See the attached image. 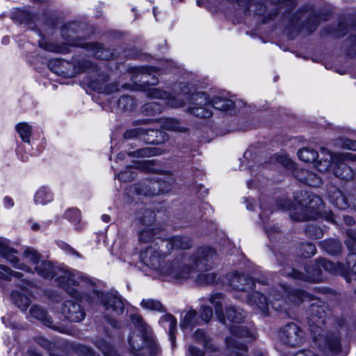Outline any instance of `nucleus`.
Masks as SVG:
<instances>
[{
    "label": "nucleus",
    "instance_id": "obj_1",
    "mask_svg": "<svg viewBox=\"0 0 356 356\" xmlns=\"http://www.w3.org/2000/svg\"><path fill=\"white\" fill-rule=\"evenodd\" d=\"M217 257L216 251L210 247H200L193 254L181 253L163 265L161 276L168 280H186L197 270L209 268Z\"/></svg>",
    "mask_w": 356,
    "mask_h": 356
},
{
    "label": "nucleus",
    "instance_id": "obj_2",
    "mask_svg": "<svg viewBox=\"0 0 356 356\" xmlns=\"http://www.w3.org/2000/svg\"><path fill=\"white\" fill-rule=\"evenodd\" d=\"M71 280L73 284L79 285V296L75 297L78 298L81 294H87L90 296L96 297L102 303L105 310L108 311L111 315H120L124 312V304L122 299L115 294L104 293L96 289L95 283L89 278L79 274H70L67 273L65 275L61 277L60 281L63 283L65 280Z\"/></svg>",
    "mask_w": 356,
    "mask_h": 356
},
{
    "label": "nucleus",
    "instance_id": "obj_3",
    "mask_svg": "<svg viewBox=\"0 0 356 356\" xmlns=\"http://www.w3.org/2000/svg\"><path fill=\"white\" fill-rule=\"evenodd\" d=\"M347 235L346 244L350 254L346 257V266L339 262L335 264L325 258H320L317 261L321 269L323 268L332 274H339L344 277L347 282L350 283L353 280H356V264L354 263L351 267V264L355 261L356 257V231L348 230Z\"/></svg>",
    "mask_w": 356,
    "mask_h": 356
},
{
    "label": "nucleus",
    "instance_id": "obj_4",
    "mask_svg": "<svg viewBox=\"0 0 356 356\" xmlns=\"http://www.w3.org/2000/svg\"><path fill=\"white\" fill-rule=\"evenodd\" d=\"M131 322L140 332V334L132 333L129 337V343L131 351L137 356L143 355V351L146 348L149 356H156L159 352V347L155 339L148 334V325L139 314L130 316Z\"/></svg>",
    "mask_w": 356,
    "mask_h": 356
},
{
    "label": "nucleus",
    "instance_id": "obj_5",
    "mask_svg": "<svg viewBox=\"0 0 356 356\" xmlns=\"http://www.w3.org/2000/svg\"><path fill=\"white\" fill-rule=\"evenodd\" d=\"M294 199L298 206L290 212V218L296 221L314 218L323 205V200L319 196L306 191H297Z\"/></svg>",
    "mask_w": 356,
    "mask_h": 356
},
{
    "label": "nucleus",
    "instance_id": "obj_6",
    "mask_svg": "<svg viewBox=\"0 0 356 356\" xmlns=\"http://www.w3.org/2000/svg\"><path fill=\"white\" fill-rule=\"evenodd\" d=\"M80 26L76 22H71L61 29L62 38L71 46L81 47L91 52L96 58L102 60H109L113 57V54L108 49L95 42H85L77 38Z\"/></svg>",
    "mask_w": 356,
    "mask_h": 356
},
{
    "label": "nucleus",
    "instance_id": "obj_7",
    "mask_svg": "<svg viewBox=\"0 0 356 356\" xmlns=\"http://www.w3.org/2000/svg\"><path fill=\"white\" fill-rule=\"evenodd\" d=\"M35 270L41 277L46 279H52L55 276H58L57 280L60 286L63 288L66 292L72 297H77L79 294L78 287L79 285L76 283V285L73 284L72 281L65 280L63 283L60 281L61 277L65 275L67 273L70 274H74L82 275L81 273L76 270H64L59 268H56L53 266L51 262L49 261L42 260L38 265L35 267Z\"/></svg>",
    "mask_w": 356,
    "mask_h": 356
},
{
    "label": "nucleus",
    "instance_id": "obj_8",
    "mask_svg": "<svg viewBox=\"0 0 356 356\" xmlns=\"http://www.w3.org/2000/svg\"><path fill=\"white\" fill-rule=\"evenodd\" d=\"M231 337H227L225 339L228 356H248V347L245 343L241 342L237 339H244L251 341L255 339L253 331L245 325H233L229 327Z\"/></svg>",
    "mask_w": 356,
    "mask_h": 356
},
{
    "label": "nucleus",
    "instance_id": "obj_9",
    "mask_svg": "<svg viewBox=\"0 0 356 356\" xmlns=\"http://www.w3.org/2000/svg\"><path fill=\"white\" fill-rule=\"evenodd\" d=\"M315 345L325 353L338 355L342 353L341 339L339 330L325 332L322 329L312 327Z\"/></svg>",
    "mask_w": 356,
    "mask_h": 356
},
{
    "label": "nucleus",
    "instance_id": "obj_10",
    "mask_svg": "<svg viewBox=\"0 0 356 356\" xmlns=\"http://www.w3.org/2000/svg\"><path fill=\"white\" fill-rule=\"evenodd\" d=\"M286 294L287 300L293 304L298 305L305 300L313 299L312 296L307 292L298 289H291L290 291L283 286L280 290H273L270 296L271 297L270 303L272 307L277 311L287 310L286 300L283 298V295Z\"/></svg>",
    "mask_w": 356,
    "mask_h": 356
},
{
    "label": "nucleus",
    "instance_id": "obj_11",
    "mask_svg": "<svg viewBox=\"0 0 356 356\" xmlns=\"http://www.w3.org/2000/svg\"><path fill=\"white\" fill-rule=\"evenodd\" d=\"M280 272L282 275L290 277L296 280L319 282H322L323 280L322 270L318 262L315 264L307 266L305 267L306 273L300 272L289 264H286V266L281 269Z\"/></svg>",
    "mask_w": 356,
    "mask_h": 356
},
{
    "label": "nucleus",
    "instance_id": "obj_12",
    "mask_svg": "<svg viewBox=\"0 0 356 356\" xmlns=\"http://www.w3.org/2000/svg\"><path fill=\"white\" fill-rule=\"evenodd\" d=\"M321 152H327L334 165V175L343 180H350L353 178L354 172L351 168L344 163L346 160L356 161V154L340 153L332 155L325 148H321Z\"/></svg>",
    "mask_w": 356,
    "mask_h": 356
},
{
    "label": "nucleus",
    "instance_id": "obj_13",
    "mask_svg": "<svg viewBox=\"0 0 356 356\" xmlns=\"http://www.w3.org/2000/svg\"><path fill=\"white\" fill-rule=\"evenodd\" d=\"M282 342L291 347H297L303 343L305 332L301 327L294 323L285 325L279 332Z\"/></svg>",
    "mask_w": 356,
    "mask_h": 356
},
{
    "label": "nucleus",
    "instance_id": "obj_14",
    "mask_svg": "<svg viewBox=\"0 0 356 356\" xmlns=\"http://www.w3.org/2000/svg\"><path fill=\"white\" fill-rule=\"evenodd\" d=\"M147 95L149 97L160 99L159 102H152L144 104L141 111L146 115L154 116L163 112L164 110L165 99L170 97V95L159 88H150L147 92Z\"/></svg>",
    "mask_w": 356,
    "mask_h": 356
},
{
    "label": "nucleus",
    "instance_id": "obj_15",
    "mask_svg": "<svg viewBox=\"0 0 356 356\" xmlns=\"http://www.w3.org/2000/svg\"><path fill=\"white\" fill-rule=\"evenodd\" d=\"M142 263L149 268L156 270L161 275V269L163 268L164 258L158 254L154 248L148 246L140 254Z\"/></svg>",
    "mask_w": 356,
    "mask_h": 356
},
{
    "label": "nucleus",
    "instance_id": "obj_16",
    "mask_svg": "<svg viewBox=\"0 0 356 356\" xmlns=\"http://www.w3.org/2000/svg\"><path fill=\"white\" fill-rule=\"evenodd\" d=\"M63 316L72 322H80L85 318V312L81 305L74 300H66L61 309Z\"/></svg>",
    "mask_w": 356,
    "mask_h": 356
},
{
    "label": "nucleus",
    "instance_id": "obj_17",
    "mask_svg": "<svg viewBox=\"0 0 356 356\" xmlns=\"http://www.w3.org/2000/svg\"><path fill=\"white\" fill-rule=\"evenodd\" d=\"M229 284L237 291H248L255 286V280L248 275L234 272L228 275Z\"/></svg>",
    "mask_w": 356,
    "mask_h": 356
},
{
    "label": "nucleus",
    "instance_id": "obj_18",
    "mask_svg": "<svg viewBox=\"0 0 356 356\" xmlns=\"http://www.w3.org/2000/svg\"><path fill=\"white\" fill-rule=\"evenodd\" d=\"M17 252L10 248L4 240L0 238V255L6 258L14 268L29 273H32L31 268L19 261V259L15 256Z\"/></svg>",
    "mask_w": 356,
    "mask_h": 356
},
{
    "label": "nucleus",
    "instance_id": "obj_19",
    "mask_svg": "<svg viewBox=\"0 0 356 356\" xmlns=\"http://www.w3.org/2000/svg\"><path fill=\"white\" fill-rule=\"evenodd\" d=\"M309 315L308 319L310 331L312 332V327L314 329L316 327L322 329L321 325L325 324L327 317L325 307L316 303H312L310 305Z\"/></svg>",
    "mask_w": 356,
    "mask_h": 356
},
{
    "label": "nucleus",
    "instance_id": "obj_20",
    "mask_svg": "<svg viewBox=\"0 0 356 356\" xmlns=\"http://www.w3.org/2000/svg\"><path fill=\"white\" fill-rule=\"evenodd\" d=\"M154 72V68L149 67H134L132 69L133 75L131 81L134 82H143L149 85H156L158 79L154 76H151V73Z\"/></svg>",
    "mask_w": 356,
    "mask_h": 356
},
{
    "label": "nucleus",
    "instance_id": "obj_21",
    "mask_svg": "<svg viewBox=\"0 0 356 356\" xmlns=\"http://www.w3.org/2000/svg\"><path fill=\"white\" fill-rule=\"evenodd\" d=\"M327 196L330 202L339 209H346L350 205L348 198L344 195L343 192L334 186L327 189Z\"/></svg>",
    "mask_w": 356,
    "mask_h": 356
},
{
    "label": "nucleus",
    "instance_id": "obj_22",
    "mask_svg": "<svg viewBox=\"0 0 356 356\" xmlns=\"http://www.w3.org/2000/svg\"><path fill=\"white\" fill-rule=\"evenodd\" d=\"M156 185L154 180H145L140 183L130 186L127 188V193L137 195L154 196L156 195Z\"/></svg>",
    "mask_w": 356,
    "mask_h": 356
},
{
    "label": "nucleus",
    "instance_id": "obj_23",
    "mask_svg": "<svg viewBox=\"0 0 356 356\" xmlns=\"http://www.w3.org/2000/svg\"><path fill=\"white\" fill-rule=\"evenodd\" d=\"M247 303L254 309H259L261 314L267 315L269 309V301L262 293L254 291L249 294L246 299Z\"/></svg>",
    "mask_w": 356,
    "mask_h": 356
},
{
    "label": "nucleus",
    "instance_id": "obj_24",
    "mask_svg": "<svg viewBox=\"0 0 356 356\" xmlns=\"http://www.w3.org/2000/svg\"><path fill=\"white\" fill-rule=\"evenodd\" d=\"M29 314L31 317L42 322L44 325L60 332H64V328L53 325L51 318L48 315L47 312L38 305H33L29 309Z\"/></svg>",
    "mask_w": 356,
    "mask_h": 356
},
{
    "label": "nucleus",
    "instance_id": "obj_25",
    "mask_svg": "<svg viewBox=\"0 0 356 356\" xmlns=\"http://www.w3.org/2000/svg\"><path fill=\"white\" fill-rule=\"evenodd\" d=\"M293 175L298 180L310 186L318 187L321 184V178L308 170L297 168Z\"/></svg>",
    "mask_w": 356,
    "mask_h": 356
},
{
    "label": "nucleus",
    "instance_id": "obj_26",
    "mask_svg": "<svg viewBox=\"0 0 356 356\" xmlns=\"http://www.w3.org/2000/svg\"><path fill=\"white\" fill-rule=\"evenodd\" d=\"M154 248L158 254H160L164 259L171 254L173 248V243L170 238H163L160 236L154 239L153 243L149 245Z\"/></svg>",
    "mask_w": 356,
    "mask_h": 356
},
{
    "label": "nucleus",
    "instance_id": "obj_27",
    "mask_svg": "<svg viewBox=\"0 0 356 356\" xmlns=\"http://www.w3.org/2000/svg\"><path fill=\"white\" fill-rule=\"evenodd\" d=\"M224 315L227 321L234 323H242L246 315L243 309L236 305H228L225 308Z\"/></svg>",
    "mask_w": 356,
    "mask_h": 356
},
{
    "label": "nucleus",
    "instance_id": "obj_28",
    "mask_svg": "<svg viewBox=\"0 0 356 356\" xmlns=\"http://www.w3.org/2000/svg\"><path fill=\"white\" fill-rule=\"evenodd\" d=\"M142 140L149 144H161L168 139L165 132L159 129H145Z\"/></svg>",
    "mask_w": 356,
    "mask_h": 356
},
{
    "label": "nucleus",
    "instance_id": "obj_29",
    "mask_svg": "<svg viewBox=\"0 0 356 356\" xmlns=\"http://www.w3.org/2000/svg\"><path fill=\"white\" fill-rule=\"evenodd\" d=\"M187 107H202L211 105V99L209 94L204 92H197L187 97Z\"/></svg>",
    "mask_w": 356,
    "mask_h": 356
},
{
    "label": "nucleus",
    "instance_id": "obj_30",
    "mask_svg": "<svg viewBox=\"0 0 356 356\" xmlns=\"http://www.w3.org/2000/svg\"><path fill=\"white\" fill-rule=\"evenodd\" d=\"M175 182V178L170 174L164 175L162 177L159 178L157 180H154L156 195L160 193L170 192Z\"/></svg>",
    "mask_w": 356,
    "mask_h": 356
},
{
    "label": "nucleus",
    "instance_id": "obj_31",
    "mask_svg": "<svg viewBox=\"0 0 356 356\" xmlns=\"http://www.w3.org/2000/svg\"><path fill=\"white\" fill-rule=\"evenodd\" d=\"M159 324L165 329H168L169 338L172 346H174L176 339L175 330L177 327V320L175 317L170 314H166L161 317Z\"/></svg>",
    "mask_w": 356,
    "mask_h": 356
},
{
    "label": "nucleus",
    "instance_id": "obj_32",
    "mask_svg": "<svg viewBox=\"0 0 356 356\" xmlns=\"http://www.w3.org/2000/svg\"><path fill=\"white\" fill-rule=\"evenodd\" d=\"M195 341L202 344L204 348L216 352L218 350V346L213 343L212 338L203 330L197 329L193 334Z\"/></svg>",
    "mask_w": 356,
    "mask_h": 356
},
{
    "label": "nucleus",
    "instance_id": "obj_33",
    "mask_svg": "<svg viewBox=\"0 0 356 356\" xmlns=\"http://www.w3.org/2000/svg\"><path fill=\"white\" fill-rule=\"evenodd\" d=\"M223 297L224 296L222 293H215L210 295L209 300L215 308L216 316L218 318V321L221 323L225 324V317L224 315V311L222 309V303Z\"/></svg>",
    "mask_w": 356,
    "mask_h": 356
},
{
    "label": "nucleus",
    "instance_id": "obj_34",
    "mask_svg": "<svg viewBox=\"0 0 356 356\" xmlns=\"http://www.w3.org/2000/svg\"><path fill=\"white\" fill-rule=\"evenodd\" d=\"M211 104L213 108L220 111L232 110L235 106V103L232 99L220 96L212 98Z\"/></svg>",
    "mask_w": 356,
    "mask_h": 356
},
{
    "label": "nucleus",
    "instance_id": "obj_35",
    "mask_svg": "<svg viewBox=\"0 0 356 356\" xmlns=\"http://www.w3.org/2000/svg\"><path fill=\"white\" fill-rule=\"evenodd\" d=\"M212 104L202 107H187L186 111L194 117L199 118H209L213 115Z\"/></svg>",
    "mask_w": 356,
    "mask_h": 356
},
{
    "label": "nucleus",
    "instance_id": "obj_36",
    "mask_svg": "<svg viewBox=\"0 0 356 356\" xmlns=\"http://www.w3.org/2000/svg\"><path fill=\"white\" fill-rule=\"evenodd\" d=\"M10 297L13 303L23 312L26 311L31 304L29 298L18 291H13Z\"/></svg>",
    "mask_w": 356,
    "mask_h": 356
},
{
    "label": "nucleus",
    "instance_id": "obj_37",
    "mask_svg": "<svg viewBox=\"0 0 356 356\" xmlns=\"http://www.w3.org/2000/svg\"><path fill=\"white\" fill-rule=\"evenodd\" d=\"M199 323V318L197 317V312L191 309L185 314L183 321L181 322L182 328L192 329L193 327Z\"/></svg>",
    "mask_w": 356,
    "mask_h": 356
},
{
    "label": "nucleus",
    "instance_id": "obj_38",
    "mask_svg": "<svg viewBox=\"0 0 356 356\" xmlns=\"http://www.w3.org/2000/svg\"><path fill=\"white\" fill-rule=\"evenodd\" d=\"M174 249L188 250L193 246L192 240L186 236H175L170 237Z\"/></svg>",
    "mask_w": 356,
    "mask_h": 356
},
{
    "label": "nucleus",
    "instance_id": "obj_39",
    "mask_svg": "<svg viewBox=\"0 0 356 356\" xmlns=\"http://www.w3.org/2000/svg\"><path fill=\"white\" fill-rule=\"evenodd\" d=\"M298 156L304 162L312 163L316 161L318 154L312 148L304 147L298 152Z\"/></svg>",
    "mask_w": 356,
    "mask_h": 356
},
{
    "label": "nucleus",
    "instance_id": "obj_40",
    "mask_svg": "<svg viewBox=\"0 0 356 356\" xmlns=\"http://www.w3.org/2000/svg\"><path fill=\"white\" fill-rule=\"evenodd\" d=\"M322 248L330 254H337L341 252V243L335 239H328L321 242Z\"/></svg>",
    "mask_w": 356,
    "mask_h": 356
},
{
    "label": "nucleus",
    "instance_id": "obj_41",
    "mask_svg": "<svg viewBox=\"0 0 356 356\" xmlns=\"http://www.w3.org/2000/svg\"><path fill=\"white\" fill-rule=\"evenodd\" d=\"M35 341L37 343L43 348L49 351H58L62 347L63 343L60 341H51L43 337L36 338Z\"/></svg>",
    "mask_w": 356,
    "mask_h": 356
},
{
    "label": "nucleus",
    "instance_id": "obj_42",
    "mask_svg": "<svg viewBox=\"0 0 356 356\" xmlns=\"http://www.w3.org/2000/svg\"><path fill=\"white\" fill-rule=\"evenodd\" d=\"M161 152L157 148L147 147L141 149H138L136 151L131 152L128 153L129 156H134L136 158L140 157H149L160 154Z\"/></svg>",
    "mask_w": 356,
    "mask_h": 356
},
{
    "label": "nucleus",
    "instance_id": "obj_43",
    "mask_svg": "<svg viewBox=\"0 0 356 356\" xmlns=\"http://www.w3.org/2000/svg\"><path fill=\"white\" fill-rule=\"evenodd\" d=\"M216 280L217 275L215 273H199L195 279L196 284L202 286L213 284Z\"/></svg>",
    "mask_w": 356,
    "mask_h": 356
},
{
    "label": "nucleus",
    "instance_id": "obj_44",
    "mask_svg": "<svg viewBox=\"0 0 356 356\" xmlns=\"http://www.w3.org/2000/svg\"><path fill=\"white\" fill-rule=\"evenodd\" d=\"M158 230H156L155 229H153L150 227H147L140 232L139 241L143 243L150 242L151 244H152L154 239L158 237Z\"/></svg>",
    "mask_w": 356,
    "mask_h": 356
},
{
    "label": "nucleus",
    "instance_id": "obj_45",
    "mask_svg": "<svg viewBox=\"0 0 356 356\" xmlns=\"http://www.w3.org/2000/svg\"><path fill=\"white\" fill-rule=\"evenodd\" d=\"M15 129L24 142L29 143L32 127L26 122H21L16 125Z\"/></svg>",
    "mask_w": 356,
    "mask_h": 356
},
{
    "label": "nucleus",
    "instance_id": "obj_46",
    "mask_svg": "<svg viewBox=\"0 0 356 356\" xmlns=\"http://www.w3.org/2000/svg\"><path fill=\"white\" fill-rule=\"evenodd\" d=\"M95 346L104 356H119L114 348L103 339L97 341Z\"/></svg>",
    "mask_w": 356,
    "mask_h": 356
},
{
    "label": "nucleus",
    "instance_id": "obj_47",
    "mask_svg": "<svg viewBox=\"0 0 356 356\" xmlns=\"http://www.w3.org/2000/svg\"><path fill=\"white\" fill-rule=\"evenodd\" d=\"M136 106L132 96L122 95L118 100V108L122 111H131Z\"/></svg>",
    "mask_w": 356,
    "mask_h": 356
},
{
    "label": "nucleus",
    "instance_id": "obj_48",
    "mask_svg": "<svg viewBox=\"0 0 356 356\" xmlns=\"http://www.w3.org/2000/svg\"><path fill=\"white\" fill-rule=\"evenodd\" d=\"M39 45L41 48L51 52L55 53H67L68 49L65 45H58L54 43L48 42L44 40L40 41Z\"/></svg>",
    "mask_w": 356,
    "mask_h": 356
},
{
    "label": "nucleus",
    "instance_id": "obj_49",
    "mask_svg": "<svg viewBox=\"0 0 356 356\" xmlns=\"http://www.w3.org/2000/svg\"><path fill=\"white\" fill-rule=\"evenodd\" d=\"M140 306L149 310L163 312H165V308L159 300L154 299H143L140 302Z\"/></svg>",
    "mask_w": 356,
    "mask_h": 356
},
{
    "label": "nucleus",
    "instance_id": "obj_50",
    "mask_svg": "<svg viewBox=\"0 0 356 356\" xmlns=\"http://www.w3.org/2000/svg\"><path fill=\"white\" fill-rule=\"evenodd\" d=\"M23 257L29 262L35 265V267L41 261V255L35 250L27 248L23 252Z\"/></svg>",
    "mask_w": 356,
    "mask_h": 356
},
{
    "label": "nucleus",
    "instance_id": "obj_51",
    "mask_svg": "<svg viewBox=\"0 0 356 356\" xmlns=\"http://www.w3.org/2000/svg\"><path fill=\"white\" fill-rule=\"evenodd\" d=\"M52 200V195L46 188H40L35 193V202L36 204H44Z\"/></svg>",
    "mask_w": 356,
    "mask_h": 356
},
{
    "label": "nucleus",
    "instance_id": "obj_52",
    "mask_svg": "<svg viewBox=\"0 0 356 356\" xmlns=\"http://www.w3.org/2000/svg\"><path fill=\"white\" fill-rule=\"evenodd\" d=\"M94 90L99 93L112 94L119 90L118 84L116 83H105V85H97L93 83Z\"/></svg>",
    "mask_w": 356,
    "mask_h": 356
},
{
    "label": "nucleus",
    "instance_id": "obj_53",
    "mask_svg": "<svg viewBox=\"0 0 356 356\" xmlns=\"http://www.w3.org/2000/svg\"><path fill=\"white\" fill-rule=\"evenodd\" d=\"M11 277L22 278L23 277V274L22 273L13 270L6 265H0V279L8 280Z\"/></svg>",
    "mask_w": 356,
    "mask_h": 356
},
{
    "label": "nucleus",
    "instance_id": "obj_54",
    "mask_svg": "<svg viewBox=\"0 0 356 356\" xmlns=\"http://www.w3.org/2000/svg\"><path fill=\"white\" fill-rule=\"evenodd\" d=\"M138 218L141 224L150 225L155 220V213L149 209H145L141 213V216L138 215Z\"/></svg>",
    "mask_w": 356,
    "mask_h": 356
},
{
    "label": "nucleus",
    "instance_id": "obj_55",
    "mask_svg": "<svg viewBox=\"0 0 356 356\" xmlns=\"http://www.w3.org/2000/svg\"><path fill=\"white\" fill-rule=\"evenodd\" d=\"M307 236L313 239H318L323 237V232L321 228L316 225H308L305 229Z\"/></svg>",
    "mask_w": 356,
    "mask_h": 356
},
{
    "label": "nucleus",
    "instance_id": "obj_56",
    "mask_svg": "<svg viewBox=\"0 0 356 356\" xmlns=\"http://www.w3.org/2000/svg\"><path fill=\"white\" fill-rule=\"evenodd\" d=\"M335 145L339 147L356 151V140L347 138H339L335 140Z\"/></svg>",
    "mask_w": 356,
    "mask_h": 356
},
{
    "label": "nucleus",
    "instance_id": "obj_57",
    "mask_svg": "<svg viewBox=\"0 0 356 356\" xmlns=\"http://www.w3.org/2000/svg\"><path fill=\"white\" fill-rule=\"evenodd\" d=\"M316 246L312 243H304L300 246V252L305 257H311L316 253Z\"/></svg>",
    "mask_w": 356,
    "mask_h": 356
},
{
    "label": "nucleus",
    "instance_id": "obj_58",
    "mask_svg": "<svg viewBox=\"0 0 356 356\" xmlns=\"http://www.w3.org/2000/svg\"><path fill=\"white\" fill-rule=\"evenodd\" d=\"M162 127L165 129L170 131H180L179 122L173 118L163 119Z\"/></svg>",
    "mask_w": 356,
    "mask_h": 356
},
{
    "label": "nucleus",
    "instance_id": "obj_59",
    "mask_svg": "<svg viewBox=\"0 0 356 356\" xmlns=\"http://www.w3.org/2000/svg\"><path fill=\"white\" fill-rule=\"evenodd\" d=\"M143 133H145L143 128H134L127 130L124 134V138L125 139H134L138 138L142 140Z\"/></svg>",
    "mask_w": 356,
    "mask_h": 356
},
{
    "label": "nucleus",
    "instance_id": "obj_60",
    "mask_svg": "<svg viewBox=\"0 0 356 356\" xmlns=\"http://www.w3.org/2000/svg\"><path fill=\"white\" fill-rule=\"evenodd\" d=\"M75 352L82 356H95V352L90 347L78 344L74 347Z\"/></svg>",
    "mask_w": 356,
    "mask_h": 356
},
{
    "label": "nucleus",
    "instance_id": "obj_61",
    "mask_svg": "<svg viewBox=\"0 0 356 356\" xmlns=\"http://www.w3.org/2000/svg\"><path fill=\"white\" fill-rule=\"evenodd\" d=\"M136 177V172L133 170L132 168H128L127 170L120 172L118 175V178L121 181H131Z\"/></svg>",
    "mask_w": 356,
    "mask_h": 356
},
{
    "label": "nucleus",
    "instance_id": "obj_62",
    "mask_svg": "<svg viewBox=\"0 0 356 356\" xmlns=\"http://www.w3.org/2000/svg\"><path fill=\"white\" fill-rule=\"evenodd\" d=\"M213 313L211 307L209 306L202 307L200 312V317L204 322L208 323L213 317Z\"/></svg>",
    "mask_w": 356,
    "mask_h": 356
},
{
    "label": "nucleus",
    "instance_id": "obj_63",
    "mask_svg": "<svg viewBox=\"0 0 356 356\" xmlns=\"http://www.w3.org/2000/svg\"><path fill=\"white\" fill-rule=\"evenodd\" d=\"M329 157H330L329 156ZM332 159L331 158L330 159H325L324 161H321L320 160L319 161H317L316 163V168L320 171V172H326L327 170H328V169L331 167L332 165Z\"/></svg>",
    "mask_w": 356,
    "mask_h": 356
},
{
    "label": "nucleus",
    "instance_id": "obj_64",
    "mask_svg": "<svg viewBox=\"0 0 356 356\" xmlns=\"http://www.w3.org/2000/svg\"><path fill=\"white\" fill-rule=\"evenodd\" d=\"M17 18L21 23H29L33 21V15L24 10L17 11Z\"/></svg>",
    "mask_w": 356,
    "mask_h": 356
}]
</instances>
